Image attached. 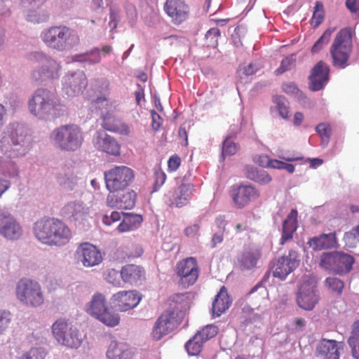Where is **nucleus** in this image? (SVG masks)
I'll use <instances>...</instances> for the list:
<instances>
[{
  "label": "nucleus",
  "mask_w": 359,
  "mask_h": 359,
  "mask_svg": "<svg viewBox=\"0 0 359 359\" xmlns=\"http://www.w3.org/2000/svg\"><path fill=\"white\" fill-rule=\"evenodd\" d=\"M261 66L257 62H252L248 64L247 66L241 67L240 70L243 71V73L247 76H250L255 74Z\"/></svg>",
  "instance_id": "obj_59"
},
{
  "label": "nucleus",
  "mask_w": 359,
  "mask_h": 359,
  "mask_svg": "<svg viewBox=\"0 0 359 359\" xmlns=\"http://www.w3.org/2000/svg\"><path fill=\"white\" fill-rule=\"evenodd\" d=\"M88 85L87 78L83 72L69 71L62 79V90L68 97L81 95Z\"/></svg>",
  "instance_id": "obj_16"
},
{
  "label": "nucleus",
  "mask_w": 359,
  "mask_h": 359,
  "mask_svg": "<svg viewBox=\"0 0 359 359\" xmlns=\"http://www.w3.org/2000/svg\"><path fill=\"white\" fill-rule=\"evenodd\" d=\"M106 108L101 112L102 119V127L109 131H112L111 128H114L120 121L115 115V107L109 102L108 105H104Z\"/></svg>",
  "instance_id": "obj_37"
},
{
  "label": "nucleus",
  "mask_w": 359,
  "mask_h": 359,
  "mask_svg": "<svg viewBox=\"0 0 359 359\" xmlns=\"http://www.w3.org/2000/svg\"><path fill=\"white\" fill-rule=\"evenodd\" d=\"M353 263L354 259L352 256L334 251L323 253L320 266L325 270L341 274L350 271Z\"/></svg>",
  "instance_id": "obj_12"
},
{
  "label": "nucleus",
  "mask_w": 359,
  "mask_h": 359,
  "mask_svg": "<svg viewBox=\"0 0 359 359\" xmlns=\"http://www.w3.org/2000/svg\"><path fill=\"white\" fill-rule=\"evenodd\" d=\"M107 359H128V353L121 344L111 342L106 353Z\"/></svg>",
  "instance_id": "obj_40"
},
{
  "label": "nucleus",
  "mask_w": 359,
  "mask_h": 359,
  "mask_svg": "<svg viewBox=\"0 0 359 359\" xmlns=\"http://www.w3.org/2000/svg\"><path fill=\"white\" fill-rule=\"evenodd\" d=\"M297 210L292 209L287 218L283 221V232L280 243L283 245L293 237V233L297 229Z\"/></svg>",
  "instance_id": "obj_34"
},
{
  "label": "nucleus",
  "mask_w": 359,
  "mask_h": 359,
  "mask_svg": "<svg viewBox=\"0 0 359 359\" xmlns=\"http://www.w3.org/2000/svg\"><path fill=\"white\" fill-rule=\"evenodd\" d=\"M136 200V194L133 191H128L123 193L111 194L107 196V203L110 207H116L120 209H132Z\"/></svg>",
  "instance_id": "obj_30"
},
{
  "label": "nucleus",
  "mask_w": 359,
  "mask_h": 359,
  "mask_svg": "<svg viewBox=\"0 0 359 359\" xmlns=\"http://www.w3.org/2000/svg\"><path fill=\"white\" fill-rule=\"evenodd\" d=\"M89 90L94 93L92 96V102L102 105H108L109 100L107 96L109 95V82L104 79H96L91 80L90 83Z\"/></svg>",
  "instance_id": "obj_31"
},
{
  "label": "nucleus",
  "mask_w": 359,
  "mask_h": 359,
  "mask_svg": "<svg viewBox=\"0 0 359 359\" xmlns=\"http://www.w3.org/2000/svg\"><path fill=\"white\" fill-rule=\"evenodd\" d=\"M308 244L314 250H321L337 248L338 243L335 233H323L311 238Z\"/></svg>",
  "instance_id": "obj_33"
},
{
  "label": "nucleus",
  "mask_w": 359,
  "mask_h": 359,
  "mask_svg": "<svg viewBox=\"0 0 359 359\" xmlns=\"http://www.w3.org/2000/svg\"><path fill=\"white\" fill-rule=\"evenodd\" d=\"M347 341H359V320L352 325L351 332Z\"/></svg>",
  "instance_id": "obj_60"
},
{
  "label": "nucleus",
  "mask_w": 359,
  "mask_h": 359,
  "mask_svg": "<svg viewBox=\"0 0 359 359\" xmlns=\"http://www.w3.org/2000/svg\"><path fill=\"white\" fill-rule=\"evenodd\" d=\"M142 222L140 215L127 214L123 215L121 222L118 225L117 229L119 232H126L137 229Z\"/></svg>",
  "instance_id": "obj_38"
},
{
  "label": "nucleus",
  "mask_w": 359,
  "mask_h": 359,
  "mask_svg": "<svg viewBox=\"0 0 359 359\" xmlns=\"http://www.w3.org/2000/svg\"><path fill=\"white\" fill-rule=\"evenodd\" d=\"M318 299L315 278L310 276H304L297 293V304L304 310L311 311L315 307Z\"/></svg>",
  "instance_id": "obj_14"
},
{
  "label": "nucleus",
  "mask_w": 359,
  "mask_h": 359,
  "mask_svg": "<svg viewBox=\"0 0 359 359\" xmlns=\"http://www.w3.org/2000/svg\"><path fill=\"white\" fill-rule=\"evenodd\" d=\"M142 297L136 290L120 291L113 294L110 299L111 304L120 312H125L135 308Z\"/></svg>",
  "instance_id": "obj_20"
},
{
  "label": "nucleus",
  "mask_w": 359,
  "mask_h": 359,
  "mask_svg": "<svg viewBox=\"0 0 359 359\" xmlns=\"http://www.w3.org/2000/svg\"><path fill=\"white\" fill-rule=\"evenodd\" d=\"M231 304V300L227 293L225 287H222L215 298L212 303V313L215 316H219L227 310Z\"/></svg>",
  "instance_id": "obj_35"
},
{
  "label": "nucleus",
  "mask_w": 359,
  "mask_h": 359,
  "mask_svg": "<svg viewBox=\"0 0 359 359\" xmlns=\"http://www.w3.org/2000/svg\"><path fill=\"white\" fill-rule=\"evenodd\" d=\"M26 58L30 64H37L31 72V79L35 82L42 84L60 78L62 64L56 59L41 51L29 53Z\"/></svg>",
  "instance_id": "obj_4"
},
{
  "label": "nucleus",
  "mask_w": 359,
  "mask_h": 359,
  "mask_svg": "<svg viewBox=\"0 0 359 359\" xmlns=\"http://www.w3.org/2000/svg\"><path fill=\"white\" fill-rule=\"evenodd\" d=\"M353 32L350 27L341 29L334 37L330 52L333 65L344 69L348 65V59L353 48Z\"/></svg>",
  "instance_id": "obj_8"
},
{
  "label": "nucleus",
  "mask_w": 359,
  "mask_h": 359,
  "mask_svg": "<svg viewBox=\"0 0 359 359\" xmlns=\"http://www.w3.org/2000/svg\"><path fill=\"white\" fill-rule=\"evenodd\" d=\"M46 1V0H21V2L24 8L32 7L39 8H41Z\"/></svg>",
  "instance_id": "obj_63"
},
{
  "label": "nucleus",
  "mask_w": 359,
  "mask_h": 359,
  "mask_svg": "<svg viewBox=\"0 0 359 359\" xmlns=\"http://www.w3.org/2000/svg\"><path fill=\"white\" fill-rule=\"evenodd\" d=\"M231 196L236 205L241 208L257 199L259 192L251 184H241L232 191Z\"/></svg>",
  "instance_id": "obj_26"
},
{
  "label": "nucleus",
  "mask_w": 359,
  "mask_h": 359,
  "mask_svg": "<svg viewBox=\"0 0 359 359\" xmlns=\"http://www.w3.org/2000/svg\"><path fill=\"white\" fill-rule=\"evenodd\" d=\"M351 350V354L355 359H359V341H347Z\"/></svg>",
  "instance_id": "obj_64"
},
{
  "label": "nucleus",
  "mask_w": 359,
  "mask_h": 359,
  "mask_svg": "<svg viewBox=\"0 0 359 359\" xmlns=\"http://www.w3.org/2000/svg\"><path fill=\"white\" fill-rule=\"evenodd\" d=\"M325 285L333 292L340 294L344 288V283L335 277H329L325 280Z\"/></svg>",
  "instance_id": "obj_52"
},
{
  "label": "nucleus",
  "mask_w": 359,
  "mask_h": 359,
  "mask_svg": "<svg viewBox=\"0 0 359 359\" xmlns=\"http://www.w3.org/2000/svg\"><path fill=\"white\" fill-rule=\"evenodd\" d=\"M41 38L48 48L59 52L70 50L80 43L77 32L65 25L53 26L43 29Z\"/></svg>",
  "instance_id": "obj_6"
},
{
  "label": "nucleus",
  "mask_w": 359,
  "mask_h": 359,
  "mask_svg": "<svg viewBox=\"0 0 359 359\" xmlns=\"http://www.w3.org/2000/svg\"><path fill=\"white\" fill-rule=\"evenodd\" d=\"M46 353L42 348H34L23 354L21 359H45Z\"/></svg>",
  "instance_id": "obj_53"
},
{
  "label": "nucleus",
  "mask_w": 359,
  "mask_h": 359,
  "mask_svg": "<svg viewBox=\"0 0 359 359\" xmlns=\"http://www.w3.org/2000/svg\"><path fill=\"white\" fill-rule=\"evenodd\" d=\"M218 332L217 327L208 325L189 339L185 348L189 355H197L202 350L203 344L211 338L215 337Z\"/></svg>",
  "instance_id": "obj_19"
},
{
  "label": "nucleus",
  "mask_w": 359,
  "mask_h": 359,
  "mask_svg": "<svg viewBox=\"0 0 359 359\" xmlns=\"http://www.w3.org/2000/svg\"><path fill=\"white\" fill-rule=\"evenodd\" d=\"M164 11L175 24L179 25L188 18L189 8L184 0H166Z\"/></svg>",
  "instance_id": "obj_24"
},
{
  "label": "nucleus",
  "mask_w": 359,
  "mask_h": 359,
  "mask_svg": "<svg viewBox=\"0 0 359 359\" xmlns=\"http://www.w3.org/2000/svg\"><path fill=\"white\" fill-rule=\"evenodd\" d=\"M12 315L7 310L0 309V334H4L9 327Z\"/></svg>",
  "instance_id": "obj_50"
},
{
  "label": "nucleus",
  "mask_w": 359,
  "mask_h": 359,
  "mask_svg": "<svg viewBox=\"0 0 359 359\" xmlns=\"http://www.w3.org/2000/svg\"><path fill=\"white\" fill-rule=\"evenodd\" d=\"M314 12L312 17V23L318 27L324 18L323 5L320 1H316L314 7Z\"/></svg>",
  "instance_id": "obj_51"
},
{
  "label": "nucleus",
  "mask_w": 359,
  "mask_h": 359,
  "mask_svg": "<svg viewBox=\"0 0 359 359\" xmlns=\"http://www.w3.org/2000/svg\"><path fill=\"white\" fill-rule=\"evenodd\" d=\"M248 177L261 184H266L271 181L270 175L264 170L252 169V172L249 173Z\"/></svg>",
  "instance_id": "obj_46"
},
{
  "label": "nucleus",
  "mask_w": 359,
  "mask_h": 359,
  "mask_svg": "<svg viewBox=\"0 0 359 359\" xmlns=\"http://www.w3.org/2000/svg\"><path fill=\"white\" fill-rule=\"evenodd\" d=\"M29 112L36 118L48 121L67 114V107L60 97L46 88H37L27 102Z\"/></svg>",
  "instance_id": "obj_2"
},
{
  "label": "nucleus",
  "mask_w": 359,
  "mask_h": 359,
  "mask_svg": "<svg viewBox=\"0 0 359 359\" xmlns=\"http://www.w3.org/2000/svg\"><path fill=\"white\" fill-rule=\"evenodd\" d=\"M23 234L18 219L6 208L0 207V236L8 241H17Z\"/></svg>",
  "instance_id": "obj_15"
},
{
  "label": "nucleus",
  "mask_w": 359,
  "mask_h": 359,
  "mask_svg": "<svg viewBox=\"0 0 359 359\" xmlns=\"http://www.w3.org/2000/svg\"><path fill=\"white\" fill-rule=\"evenodd\" d=\"M75 258L84 267H93L99 265L103 260L100 250L89 243L80 244L74 253Z\"/></svg>",
  "instance_id": "obj_18"
},
{
  "label": "nucleus",
  "mask_w": 359,
  "mask_h": 359,
  "mask_svg": "<svg viewBox=\"0 0 359 359\" xmlns=\"http://www.w3.org/2000/svg\"><path fill=\"white\" fill-rule=\"evenodd\" d=\"M133 170L125 165L116 166L104 172L106 187L110 192L127 187L134 179Z\"/></svg>",
  "instance_id": "obj_13"
},
{
  "label": "nucleus",
  "mask_w": 359,
  "mask_h": 359,
  "mask_svg": "<svg viewBox=\"0 0 359 359\" xmlns=\"http://www.w3.org/2000/svg\"><path fill=\"white\" fill-rule=\"evenodd\" d=\"M273 103L274 105L272 109L278 111L279 115L283 119L289 118V103L285 97L281 95H276L273 97Z\"/></svg>",
  "instance_id": "obj_41"
},
{
  "label": "nucleus",
  "mask_w": 359,
  "mask_h": 359,
  "mask_svg": "<svg viewBox=\"0 0 359 359\" xmlns=\"http://www.w3.org/2000/svg\"><path fill=\"white\" fill-rule=\"evenodd\" d=\"M334 28L327 29L323 35L318 39L311 48L313 53H316L323 49L330 41Z\"/></svg>",
  "instance_id": "obj_43"
},
{
  "label": "nucleus",
  "mask_w": 359,
  "mask_h": 359,
  "mask_svg": "<svg viewBox=\"0 0 359 359\" xmlns=\"http://www.w3.org/2000/svg\"><path fill=\"white\" fill-rule=\"evenodd\" d=\"M49 140L55 148L60 151L74 152L81 148L84 135L78 125L67 123L55 128L50 133Z\"/></svg>",
  "instance_id": "obj_5"
},
{
  "label": "nucleus",
  "mask_w": 359,
  "mask_h": 359,
  "mask_svg": "<svg viewBox=\"0 0 359 359\" xmlns=\"http://www.w3.org/2000/svg\"><path fill=\"white\" fill-rule=\"evenodd\" d=\"M121 277L123 281L131 285H137L142 283L145 278L144 270L140 266L127 264L121 270Z\"/></svg>",
  "instance_id": "obj_32"
},
{
  "label": "nucleus",
  "mask_w": 359,
  "mask_h": 359,
  "mask_svg": "<svg viewBox=\"0 0 359 359\" xmlns=\"http://www.w3.org/2000/svg\"><path fill=\"white\" fill-rule=\"evenodd\" d=\"M155 182L154 191H157L163 186L166 180V175L161 169L158 168L154 172Z\"/></svg>",
  "instance_id": "obj_55"
},
{
  "label": "nucleus",
  "mask_w": 359,
  "mask_h": 359,
  "mask_svg": "<svg viewBox=\"0 0 359 359\" xmlns=\"http://www.w3.org/2000/svg\"><path fill=\"white\" fill-rule=\"evenodd\" d=\"M231 135H229L223 142L222 156H232L235 154L238 150V147L231 140Z\"/></svg>",
  "instance_id": "obj_49"
},
{
  "label": "nucleus",
  "mask_w": 359,
  "mask_h": 359,
  "mask_svg": "<svg viewBox=\"0 0 359 359\" xmlns=\"http://www.w3.org/2000/svg\"><path fill=\"white\" fill-rule=\"evenodd\" d=\"M86 312L107 326L114 327L119 323L120 318L107 306L106 298L101 293H95L86 306Z\"/></svg>",
  "instance_id": "obj_11"
},
{
  "label": "nucleus",
  "mask_w": 359,
  "mask_h": 359,
  "mask_svg": "<svg viewBox=\"0 0 359 359\" xmlns=\"http://www.w3.org/2000/svg\"><path fill=\"white\" fill-rule=\"evenodd\" d=\"M177 274L180 277L181 283L184 287L193 285L198 277V269L195 258L189 257L178 262Z\"/></svg>",
  "instance_id": "obj_22"
},
{
  "label": "nucleus",
  "mask_w": 359,
  "mask_h": 359,
  "mask_svg": "<svg viewBox=\"0 0 359 359\" xmlns=\"http://www.w3.org/2000/svg\"><path fill=\"white\" fill-rule=\"evenodd\" d=\"M111 128V132L117 133L122 135H128L130 133V127L126 123L121 122V120L114 128Z\"/></svg>",
  "instance_id": "obj_58"
},
{
  "label": "nucleus",
  "mask_w": 359,
  "mask_h": 359,
  "mask_svg": "<svg viewBox=\"0 0 359 359\" xmlns=\"http://www.w3.org/2000/svg\"><path fill=\"white\" fill-rule=\"evenodd\" d=\"M194 192V184L182 183L177 188L165 193L164 201L170 207L182 208L189 202Z\"/></svg>",
  "instance_id": "obj_17"
},
{
  "label": "nucleus",
  "mask_w": 359,
  "mask_h": 359,
  "mask_svg": "<svg viewBox=\"0 0 359 359\" xmlns=\"http://www.w3.org/2000/svg\"><path fill=\"white\" fill-rule=\"evenodd\" d=\"M51 332L58 344L67 348L77 349L83 342L82 334L77 327L65 318L55 320L51 326Z\"/></svg>",
  "instance_id": "obj_9"
},
{
  "label": "nucleus",
  "mask_w": 359,
  "mask_h": 359,
  "mask_svg": "<svg viewBox=\"0 0 359 359\" xmlns=\"http://www.w3.org/2000/svg\"><path fill=\"white\" fill-rule=\"evenodd\" d=\"M281 88L284 93L292 97L301 99L304 96L303 93L293 82L283 83Z\"/></svg>",
  "instance_id": "obj_48"
},
{
  "label": "nucleus",
  "mask_w": 359,
  "mask_h": 359,
  "mask_svg": "<svg viewBox=\"0 0 359 359\" xmlns=\"http://www.w3.org/2000/svg\"><path fill=\"white\" fill-rule=\"evenodd\" d=\"M15 295L18 300L27 307L36 308L44 303L41 285L29 278L19 280L15 287Z\"/></svg>",
  "instance_id": "obj_10"
},
{
  "label": "nucleus",
  "mask_w": 359,
  "mask_h": 359,
  "mask_svg": "<svg viewBox=\"0 0 359 359\" xmlns=\"http://www.w3.org/2000/svg\"><path fill=\"white\" fill-rule=\"evenodd\" d=\"M121 212L113 211L109 215L106 214L102 217V222L107 226H111L113 223L121 220Z\"/></svg>",
  "instance_id": "obj_54"
},
{
  "label": "nucleus",
  "mask_w": 359,
  "mask_h": 359,
  "mask_svg": "<svg viewBox=\"0 0 359 359\" xmlns=\"http://www.w3.org/2000/svg\"><path fill=\"white\" fill-rule=\"evenodd\" d=\"M181 163V159L179 156L175 155L170 157L168 161V167L170 171H175Z\"/></svg>",
  "instance_id": "obj_61"
},
{
  "label": "nucleus",
  "mask_w": 359,
  "mask_h": 359,
  "mask_svg": "<svg viewBox=\"0 0 359 359\" xmlns=\"http://www.w3.org/2000/svg\"><path fill=\"white\" fill-rule=\"evenodd\" d=\"M62 213L71 221L81 224L88 215L89 208L82 202L74 201L63 207Z\"/></svg>",
  "instance_id": "obj_28"
},
{
  "label": "nucleus",
  "mask_w": 359,
  "mask_h": 359,
  "mask_svg": "<svg viewBox=\"0 0 359 359\" xmlns=\"http://www.w3.org/2000/svg\"><path fill=\"white\" fill-rule=\"evenodd\" d=\"M57 182L60 187L65 191H74L79 183V178L73 172L68 171L60 173L57 177Z\"/></svg>",
  "instance_id": "obj_36"
},
{
  "label": "nucleus",
  "mask_w": 359,
  "mask_h": 359,
  "mask_svg": "<svg viewBox=\"0 0 359 359\" xmlns=\"http://www.w3.org/2000/svg\"><path fill=\"white\" fill-rule=\"evenodd\" d=\"M101 50L98 48H94L81 55H76L74 61L83 62L89 65H95L101 62Z\"/></svg>",
  "instance_id": "obj_39"
},
{
  "label": "nucleus",
  "mask_w": 359,
  "mask_h": 359,
  "mask_svg": "<svg viewBox=\"0 0 359 359\" xmlns=\"http://www.w3.org/2000/svg\"><path fill=\"white\" fill-rule=\"evenodd\" d=\"M329 66L325 62H318L310 76V88L313 91L322 89L329 81Z\"/></svg>",
  "instance_id": "obj_29"
},
{
  "label": "nucleus",
  "mask_w": 359,
  "mask_h": 359,
  "mask_svg": "<svg viewBox=\"0 0 359 359\" xmlns=\"http://www.w3.org/2000/svg\"><path fill=\"white\" fill-rule=\"evenodd\" d=\"M344 241L348 248H355L359 243V225L346 232L344 236Z\"/></svg>",
  "instance_id": "obj_44"
},
{
  "label": "nucleus",
  "mask_w": 359,
  "mask_h": 359,
  "mask_svg": "<svg viewBox=\"0 0 359 359\" xmlns=\"http://www.w3.org/2000/svg\"><path fill=\"white\" fill-rule=\"evenodd\" d=\"M262 256L261 250L256 246L245 248L237 256V265L241 270H251L257 266Z\"/></svg>",
  "instance_id": "obj_27"
},
{
  "label": "nucleus",
  "mask_w": 359,
  "mask_h": 359,
  "mask_svg": "<svg viewBox=\"0 0 359 359\" xmlns=\"http://www.w3.org/2000/svg\"><path fill=\"white\" fill-rule=\"evenodd\" d=\"M10 14L9 0H0V16L8 17Z\"/></svg>",
  "instance_id": "obj_62"
},
{
  "label": "nucleus",
  "mask_w": 359,
  "mask_h": 359,
  "mask_svg": "<svg viewBox=\"0 0 359 359\" xmlns=\"http://www.w3.org/2000/svg\"><path fill=\"white\" fill-rule=\"evenodd\" d=\"M121 271H118L114 269H109L104 273V279L109 283L116 286L121 287V283L120 280Z\"/></svg>",
  "instance_id": "obj_47"
},
{
  "label": "nucleus",
  "mask_w": 359,
  "mask_h": 359,
  "mask_svg": "<svg viewBox=\"0 0 359 359\" xmlns=\"http://www.w3.org/2000/svg\"><path fill=\"white\" fill-rule=\"evenodd\" d=\"M92 143L98 151L114 156L119 154L120 146L117 141L104 130L96 131L93 135Z\"/></svg>",
  "instance_id": "obj_23"
},
{
  "label": "nucleus",
  "mask_w": 359,
  "mask_h": 359,
  "mask_svg": "<svg viewBox=\"0 0 359 359\" xmlns=\"http://www.w3.org/2000/svg\"><path fill=\"white\" fill-rule=\"evenodd\" d=\"M316 130L321 138V145L323 147H327L331 135L330 126L326 123H320L316 126Z\"/></svg>",
  "instance_id": "obj_45"
},
{
  "label": "nucleus",
  "mask_w": 359,
  "mask_h": 359,
  "mask_svg": "<svg viewBox=\"0 0 359 359\" xmlns=\"http://www.w3.org/2000/svg\"><path fill=\"white\" fill-rule=\"evenodd\" d=\"M343 350V342L332 339H321L316 350V356L320 359H339Z\"/></svg>",
  "instance_id": "obj_25"
},
{
  "label": "nucleus",
  "mask_w": 359,
  "mask_h": 359,
  "mask_svg": "<svg viewBox=\"0 0 359 359\" xmlns=\"http://www.w3.org/2000/svg\"><path fill=\"white\" fill-rule=\"evenodd\" d=\"M36 238L49 246H62L72 238L70 229L61 220L55 218L42 219L33 227Z\"/></svg>",
  "instance_id": "obj_3"
},
{
  "label": "nucleus",
  "mask_w": 359,
  "mask_h": 359,
  "mask_svg": "<svg viewBox=\"0 0 359 359\" xmlns=\"http://www.w3.org/2000/svg\"><path fill=\"white\" fill-rule=\"evenodd\" d=\"M295 60L292 55L285 57L281 62L280 67L276 70L278 74H282L289 69L294 64Z\"/></svg>",
  "instance_id": "obj_57"
},
{
  "label": "nucleus",
  "mask_w": 359,
  "mask_h": 359,
  "mask_svg": "<svg viewBox=\"0 0 359 359\" xmlns=\"http://www.w3.org/2000/svg\"><path fill=\"white\" fill-rule=\"evenodd\" d=\"M27 8L28 10L25 14V16L27 21L33 23H40L46 21L48 19L46 13L41 10V8Z\"/></svg>",
  "instance_id": "obj_42"
},
{
  "label": "nucleus",
  "mask_w": 359,
  "mask_h": 359,
  "mask_svg": "<svg viewBox=\"0 0 359 359\" xmlns=\"http://www.w3.org/2000/svg\"><path fill=\"white\" fill-rule=\"evenodd\" d=\"M32 137L22 124L10 123L0 135V197L11 187V180L20 176V168L12 158L25 156L32 148Z\"/></svg>",
  "instance_id": "obj_1"
},
{
  "label": "nucleus",
  "mask_w": 359,
  "mask_h": 359,
  "mask_svg": "<svg viewBox=\"0 0 359 359\" xmlns=\"http://www.w3.org/2000/svg\"><path fill=\"white\" fill-rule=\"evenodd\" d=\"M184 298V294H177L171 297L174 303L170 304V308L162 313L157 319L151 332L152 337L156 340L161 339L175 330L182 322L184 312L179 302Z\"/></svg>",
  "instance_id": "obj_7"
},
{
  "label": "nucleus",
  "mask_w": 359,
  "mask_h": 359,
  "mask_svg": "<svg viewBox=\"0 0 359 359\" xmlns=\"http://www.w3.org/2000/svg\"><path fill=\"white\" fill-rule=\"evenodd\" d=\"M220 35V31L217 27L210 29L205 34L208 40L210 39L211 43L210 45L216 46L217 45V38Z\"/></svg>",
  "instance_id": "obj_56"
},
{
  "label": "nucleus",
  "mask_w": 359,
  "mask_h": 359,
  "mask_svg": "<svg viewBox=\"0 0 359 359\" xmlns=\"http://www.w3.org/2000/svg\"><path fill=\"white\" fill-rule=\"evenodd\" d=\"M299 259L296 251L290 250L287 255L280 257L272 267L274 277L285 280L299 265Z\"/></svg>",
  "instance_id": "obj_21"
}]
</instances>
